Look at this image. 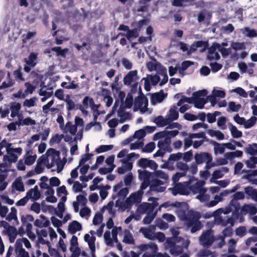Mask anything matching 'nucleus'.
I'll use <instances>...</instances> for the list:
<instances>
[{
	"label": "nucleus",
	"mask_w": 257,
	"mask_h": 257,
	"mask_svg": "<svg viewBox=\"0 0 257 257\" xmlns=\"http://www.w3.org/2000/svg\"><path fill=\"white\" fill-rule=\"evenodd\" d=\"M42 159L45 161V166L52 172L60 173L63 170L65 162L61 160L60 152L54 149H48L42 156Z\"/></svg>",
	"instance_id": "obj_1"
},
{
	"label": "nucleus",
	"mask_w": 257,
	"mask_h": 257,
	"mask_svg": "<svg viewBox=\"0 0 257 257\" xmlns=\"http://www.w3.org/2000/svg\"><path fill=\"white\" fill-rule=\"evenodd\" d=\"M143 190L140 189L134 193H132L124 201H115L116 206L120 211H124L132 208L134 205H137L141 202L143 195Z\"/></svg>",
	"instance_id": "obj_2"
},
{
	"label": "nucleus",
	"mask_w": 257,
	"mask_h": 257,
	"mask_svg": "<svg viewBox=\"0 0 257 257\" xmlns=\"http://www.w3.org/2000/svg\"><path fill=\"white\" fill-rule=\"evenodd\" d=\"M200 214L196 212L190 211L188 213V217L186 219V224L188 227H191V232L195 233L200 230L202 226L201 222Z\"/></svg>",
	"instance_id": "obj_3"
},
{
	"label": "nucleus",
	"mask_w": 257,
	"mask_h": 257,
	"mask_svg": "<svg viewBox=\"0 0 257 257\" xmlns=\"http://www.w3.org/2000/svg\"><path fill=\"white\" fill-rule=\"evenodd\" d=\"M23 149L21 147L14 148L12 146L8 148L6 151L7 155L4 156L3 161L9 165L12 163H15L18 161L19 156L22 154Z\"/></svg>",
	"instance_id": "obj_4"
},
{
	"label": "nucleus",
	"mask_w": 257,
	"mask_h": 257,
	"mask_svg": "<svg viewBox=\"0 0 257 257\" xmlns=\"http://www.w3.org/2000/svg\"><path fill=\"white\" fill-rule=\"evenodd\" d=\"M23 149L21 147L14 148L12 146L8 148L6 151L7 155L4 156L3 161L9 165L12 163H15L18 161L19 156L22 154Z\"/></svg>",
	"instance_id": "obj_5"
},
{
	"label": "nucleus",
	"mask_w": 257,
	"mask_h": 257,
	"mask_svg": "<svg viewBox=\"0 0 257 257\" xmlns=\"http://www.w3.org/2000/svg\"><path fill=\"white\" fill-rule=\"evenodd\" d=\"M182 239L181 237L168 238L165 242L166 249H168L171 254H180L183 251L182 247L176 245V243H179Z\"/></svg>",
	"instance_id": "obj_6"
},
{
	"label": "nucleus",
	"mask_w": 257,
	"mask_h": 257,
	"mask_svg": "<svg viewBox=\"0 0 257 257\" xmlns=\"http://www.w3.org/2000/svg\"><path fill=\"white\" fill-rule=\"evenodd\" d=\"M119 97L120 98V100L117 99L115 100V103L113 106L112 111L113 112L116 111L117 107L119 105V108L117 110V115L118 117L120 118V120L121 122H123L126 119H128L130 117V114L128 113H126L124 111V106L122 103V100L123 98L125 97V94L123 92H119Z\"/></svg>",
	"instance_id": "obj_7"
},
{
	"label": "nucleus",
	"mask_w": 257,
	"mask_h": 257,
	"mask_svg": "<svg viewBox=\"0 0 257 257\" xmlns=\"http://www.w3.org/2000/svg\"><path fill=\"white\" fill-rule=\"evenodd\" d=\"M207 94V91L205 89L194 92L192 97H190L191 102L189 103H194L195 107L198 108H203L204 104L207 102L204 98Z\"/></svg>",
	"instance_id": "obj_8"
},
{
	"label": "nucleus",
	"mask_w": 257,
	"mask_h": 257,
	"mask_svg": "<svg viewBox=\"0 0 257 257\" xmlns=\"http://www.w3.org/2000/svg\"><path fill=\"white\" fill-rule=\"evenodd\" d=\"M214 231L211 229L207 230L202 232L199 237V244L205 248L210 247L215 241Z\"/></svg>",
	"instance_id": "obj_9"
},
{
	"label": "nucleus",
	"mask_w": 257,
	"mask_h": 257,
	"mask_svg": "<svg viewBox=\"0 0 257 257\" xmlns=\"http://www.w3.org/2000/svg\"><path fill=\"white\" fill-rule=\"evenodd\" d=\"M148 100L144 96H140L135 98L134 105V111L140 110L141 113H147L150 114L152 112L151 110L148 108Z\"/></svg>",
	"instance_id": "obj_10"
},
{
	"label": "nucleus",
	"mask_w": 257,
	"mask_h": 257,
	"mask_svg": "<svg viewBox=\"0 0 257 257\" xmlns=\"http://www.w3.org/2000/svg\"><path fill=\"white\" fill-rule=\"evenodd\" d=\"M122 231L121 227H114L111 231H106L104 234V239L105 243L109 246H112L114 242H118L117 235Z\"/></svg>",
	"instance_id": "obj_11"
},
{
	"label": "nucleus",
	"mask_w": 257,
	"mask_h": 257,
	"mask_svg": "<svg viewBox=\"0 0 257 257\" xmlns=\"http://www.w3.org/2000/svg\"><path fill=\"white\" fill-rule=\"evenodd\" d=\"M128 193V189L126 187H123L122 182H120L113 187V194L112 197L113 199H117L116 201H121Z\"/></svg>",
	"instance_id": "obj_12"
},
{
	"label": "nucleus",
	"mask_w": 257,
	"mask_h": 257,
	"mask_svg": "<svg viewBox=\"0 0 257 257\" xmlns=\"http://www.w3.org/2000/svg\"><path fill=\"white\" fill-rule=\"evenodd\" d=\"M140 250L143 252V257H155L158 251V246L154 243L143 244L138 246Z\"/></svg>",
	"instance_id": "obj_13"
},
{
	"label": "nucleus",
	"mask_w": 257,
	"mask_h": 257,
	"mask_svg": "<svg viewBox=\"0 0 257 257\" xmlns=\"http://www.w3.org/2000/svg\"><path fill=\"white\" fill-rule=\"evenodd\" d=\"M138 173L139 179L143 181L140 187L142 190H145L149 185L150 186L152 181L155 179L154 178L153 173L146 170H139Z\"/></svg>",
	"instance_id": "obj_14"
},
{
	"label": "nucleus",
	"mask_w": 257,
	"mask_h": 257,
	"mask_svg": "<svg viewBox=\"0 0 257 257\" xmlns=\"http://www.w3.org/2000/svg\"><path fill=\"white\" fill-rule=\"evenodd\" d=\"M189 183V191H191L194 194L203 193L206 192V189L203 186L205 184L204 181L190 179L188 182Z\"/></svg>",
	"instance_id": "obj_15"
},
{
	"label": "nucleus",
	"mask_w": 257,
	"mask_h": 257,
	"mask_svg": "<svg viewBox=\"0 0 257 257\" xmlns=\"http://www.w3.org/2000/svg\"><path fill=\"white\" fill-rule=\"evenodd\" d=\"M189 183L188 182L177 183L174 187L170 188L168 190L174 195L177 194L187 195L189 193Z\"/></svg>",
	"instance_id": "obj_16"
},
{
	"label": "nucleus",
	"mask_w": 257,
	"mask_h": 257,
	"mask_svg": "<svg viewBox=\"0 0 257 257\" xmlns=\"http://www.w3.org/2000/svg\"><path fill=\"white\" fill-rule=\"evenodd\" d=\"M7 257H30L28 251L24 248H20V246H15V248L10 246L7 252Z\"/></svg>",
	"instance_id": "obj_17"
},
{
	"label": "nucleus",
	"mask_w": 257,
	"mask_h": 257,
	"mask_svg": "<svg viewBox=\"0 0 257 257\" xmlns=\"http://www.w3.org/2000/svg\"><path fill=\"white\" fill-rule=\"evenodd\" d=\"M231 210L230 207H226L225 208H220L215 211H214V222H208L207 225L209 227L212 226L213 224H215L219 225L222 220L223 219L222 217L220 216L221 214H228L231 212Z\"/></svg>",
	"instance_id": "obj_18"
},
{
	"label": "nucleus",
	"mask_w": 257,
	"mask_h": 257,
	"mask_svg": "<svg viewBox=\"0 0 257 257\" xmlns=\"http://www.w3.org/2000/svg\"><path fill=\"white\" fill-rule=\"evenodd\" d=\"M195 159L197 164L206 163V168L207 169H210L213 166L210 164L212 160L211 156L207 153H202L197 154L195 155Z\"/></svg>",
	"instance_id": "obj_19"
},
{
	"label": "nucleus",
	"mask_w": 257,
	"mask_h": 257,
	"mask_svg": "<svg viewBox=\"0 0 257 257\" xmlns=\"http://www.w3.org/2000/svg\"><path fill=\"white\" fill-rule=\"evenodd\" d=\"M139 155L135 153L128 154L126 157L121 160V166L126 171H130L133 168V163L139 158Z\"/></svg>",
	"instance_id": "obj_20"
},
{
	"label": "nucleus",
	"mask_w": 257,
	"mask_h": 257,
	"mask_svg": "<svg viewBox=\"0 0 257 257\" xmlns=\"http://www.w3.org/2000/svg\"><path fill=\"white\" fill-rule=\"evenodd\" d=\"M139 77L138 75V71L137 70H132L130 71L123 79V82L125 85L138 84V81Z\"/></svg>",
	"instance_id": "obj_21"
},
{
	"label": "nucleus",
	"mask_w": 257,
	"mask_h": 257,
	"mask_svg": "<svg viewBox=\"0 0 257 257\" xmlns=\"http://www.w3.org/2000/svg\"><path fill=\"white\" fill-rule=\"evenodd\" d=\"M218 49H220V44H213L208 49L207 59L210 60H218L220 58Z\"/></svg>",
	"instance_id": "obj_22"
},
{
	"label": "nucleus",
	"mask_w": 257,
	"mask_h": 257,
	"mask_svg": "<svg viewBox=\"0 0 257 257\" xmlns=\"http://www.w3.org/2000/svg\"><path fill=\"white\" fill-rule=\"evenodd\" d=\"M228 194V190H223L220 194L216 195L214 196V200L208 202L206 206L209 208L216 206L219 202L223 201V197L227 196Z\"/></svg>",
	"instance_id": "obj_23"
},
{
	"label": "nucleus",
	"mask_w": 257,
	"mask_h": 257,
	"mask_svg": "<svg viewBox=\"0 0 257 257\" xmlns=\"http://www.w3.org/2000/svg\"><path fill=\"white\" fill-rule=\"evenodd\" d=\"M154 140H159L158 143V146L160 149L166 150L168 152L171 151L170 144L171 140L169 138L163 137L157 138L155 134L154 136Z\"/></svg>",
	"instance_id": "obj_24"
},
{
	"label": "nucleus",
	"mask_w": 257,
	"mask_h": 257,
	"mask_svg": "<svg viewBox=\"0 0 257 257\" xmlns=\"http://www.w3.org/2000/svg\"><path fill=\"white\" fill-rule=\"evenodd\" d=\"M164 182L158 179H154L152 181L150 186V190L151 191L157 192H163L165 191L166 187L164 186Z\"/></svg>",
	"instance_id": "obj_25"
},
{
	"label": "nucleus",
	"mask_w": 257,
	"mask_h": 257,
	"mask_svg": "<svg viewBox=\"0 0 257 257\" xmlns=\"http://www.w3.org/2000/svg\"><path fill=\"white\" fill-rule=\"evenodd\" d=\"M155 227L150 226L149 227H141L139 232L142 233L144 237L150 240L155 239Z\"/></svg>",
	"instance_id": "obj_26"
},
{
	"label": "nucleus",
	"mask_w": 257,
	"mask_h": 257,
	"mask_svg": "<svg viewBox=\"0 0 257 257\" xmlns=\"http://www.w3.org/2000/svg\"><path fill=\"white\" fill-rule=\"evenodd\" d=\"M3 232L9 237V241L11 242H14L15 241L18 234L17 229L15 227L9 225L7 227H5Z\"/></svg>",
	"instance_id": "obj_27"
},
{
	"label": "nucleus",
	"mask_w": 257,
	"mask_h": 257,
	"mask_svg": "<svg viewBox=\"0 0 257 257\" xmlns=\"http://www.w3.org/2000/svg\"><path fill=\"white\" fill-rule=\"evenodd\" d=\"M95 239L96 238L95 236H90L89 234H86L84 236V240L87 243L92 257H95L96 248L95 243Z\"/></svg>",
	"instance_id": "obj_28"
},
{
	"label": "nucleus",
	"mask_w": 257,
	"mask_h": 257,
	"mask_svg": "<svg viewBox=\"0 0 257 257\" xmlns=\"http://www.w3.org/2000/svg\"><path fill=\"white\" fill-rule=\"evenodd\" d=\"M257 213V208L252 204H244L240 209V214L242 215L249 214L250 215H253Z\"/></svg>",
	"instance_id": "obj_29"
},
{
	"label": "nucleus",
	"mask_w": 257,
	"mask_h": 257,
	"mask_svg": "<svg viewBox=\"0 0 257 257\" xmlns=\"http://www.w3.org/2000/svg\"><path fill=\"white\" fill-rule=\"evenodd\" d=\"M25 191L24 183L21 177L17 178L12 185V192L16 193L17 191L24 192Z\"/></svg>",
	"instance_id": "obj_30"
},
{
	"label": "nucleus",
	"mask_w": 257,
	"mask_h": 257,
	"mask_svg": "<svg viewBox=\"0 0 257 257\" xmlns=\"http://www.w3.org/2000/svg\"><path fill=\"white\" fill-rule=\"evenodd\" d=\"M37 156L33 150L27 151L24 156L25 164L28 166L33 165L37 159Z\"/></svg>",
	"instance_id": "obj_31"
},
{
	"label": "nucleus",
	"mask_w": 257,
	"mask_h": 257,
	"mask_svg": "<svg viewBox=\"0 0 257 257\" xmlns=\"http://www.w3.org/2000/svg\"><path fill=\"white\" fill-rule=\"evenodd\" d=\"M154 207L149 203H143L140 204L137 209V212L140 214H147L153 212Z\"/></svg>",
	"instance_id": "obj_32"
},
{
	"label": "nucleus",
	"mask_w": 257,
	"mask_h": 257,
	"mask_svg": "<svg viewBox=\"0 0 257 257\" xmlns=\"http://www.w3.org/2000/svg\"><path fill=\"white\" fill-rule=\"evenodd\" d=\"M179 134L178 130L168 131L165 130L156 134L157 138L166 137L171 140V138L176 137Z\"/></svg>",
	"instance_id": "obj_33"
},
{
	"label": "nucleus",
	"mask_w": 257,
	"mask_h": 257,
	"mask_svg": "<svg viewBox=\"0 0 257 257\" xmlns=\"http://www.w3.org/2000/svg\"><path fill=\"white\" fill-rule=\"evenodd\" d=\"M27 196L33 201L38 200L41 197L40 192L38 191V187L35 186L34 188L30 189L27 193Z\"/></svg>",
	"instance_id": "obj_34"
},
{
	"label": "nucleus",
	"mask_w": 257,
	"mask_h": 257,
	"mask_svg": "<svg viewBox=\"0 0 257 257\" xmlns=\"http://www.w3.org/2000/svg\"><path fill=\"white\" fill-rule=\"evenodd\" d=\"M123 236L122 241L126 244H134L135 239L133 233L128 229H125L122 233Z\"/></svg>",
	"instance_id": "obj_35"
},
{
	"label": "nucleus",
	"mask_w": 257,
	"mask_h": 257,
	"mask_svg": "<svg viewBox=\"0 0 257 257\" xmlns=\"http://www.w3.org/2000/svg\"><path fill=\"white\" fill-rule=\"evenodd\" d=\"M146 136V133L145 131L143 129L139 130L136 131L132 138H129L126 139L123 142L124 145H126L127 144L132 142L134 139H137V140L143 139Z\"/></svg>",
	"instance_id": "obj_36"
},
{
	"label": "nucleus",
	"mask_w": 257,
	"mask_h": 257,
	"mask_svg": "<svg viewBox=\"0 0 257 257\" xmlns=\"http://www.w3.org/2000/svg\"><path fill=\"white\" fill-rule=\"evenodd\" d=\"M207 47L206 42L202 41H199L194 43L190 46V51L189 53H192L195 51L197 48H200L199 51L202 52L206 49Z\"/></svg>",
	"instance_id": "obj_37"
},
{
	"label": "nucleus",
	"mask_w": 257,
	"mask_h": 257,
	"mask_svg": "<svg viewBox=\"0 0 257 257\" xmlns=\"http://www.w3.org/2000/svg\"><path fill=\"white\" fill-rule=\"evenodd\" d=\"M240 32L245 36L248 38L257 37V32L254 29L246 27L240 30Z\"/></svg>",
	"instance_id": "obj_38"
},
{
	"label": "nucleus",
	"mask_w": 257,
	"mask_h": 257,
	"mask_svg": "<svg viewBox=\"0 0 257 257\" xmlns=\"http://www.w3.org/2000/svg\"><path fill=\"white\" fill-rule=\"evenodd\" d=\"M81 224L76 220L70 223L68 227V230L71 234H74L76 232L81 230Z\"/></svg>",
	"instance_id": "obj_39"
},
{
	"label": "nucleus",
	"mask_w": 257,
	"mask_h": 257,
	"mask_svg": "<svg viewBox=\"0 0 257 257\" xmlns=\"http://www.w3.org/2000/svg\"><path fill=\"white\" fill-rule=\"evenodd\" d=\"M228 170L227 167H222L221 169L215 171L212 174V177L210 179V182H214V180L222 178L224 173H227Z\"/></svg>",
	"instance_id": "obj_40"
},
{
	"label": "nucleus",
	"mask_w": 257,
	"mask_h": 257,
	"mask_svg": "<svg viewBox=\"0 0 257 257\" xmlns=\"http://www.w3.org/2000/svg\"><path fill=\"white\" fill-rule=\"evenodd\" d=\"M197 257H217V254L215 251H211L210 250L203 248L199 250L197 253Z\"/></svg>",
	"instance_id": "obj_41"
},
{
	"label": "nucleus",
	"mask_w": 257,
	"mask_h": 257,
	"mask_svg": "<svg viewBox=\"0 0 257 257\" xmlns=\"http://www.w3.org/2000/svg\"><path fill=\"white\" fill-rule=\"evenodd\" d=\"M38 54L32 52L30 54L27 58L25 59V62L27 65H30V66H35L37 64Z\"/></svg>",
	"instance_id": "obj_42"
},
{
	"label": "nucleus",
	"mask_w": 257,
	"mask_h": 257,
	"mask_svg": "<svg viewBox=\"0 0 257 257\" xmlns=\"http://www.w3.org/2000/svg\"><path fill=\"white\" fill-rule=\"evenodd\" d=\"M49 224L50 222L42 215H40L39 218L37 219L34 222V225L40 228L47 227Z\"/></svg>",
	"instance_id": "obj_43"
},
{
	"label": "nucleus",
	"mask_w": 257,
	"mask_h": 257,
	"mask_svg": "<svg viewBox=\"0 0 257 257\" xmlns=\"http://www.w3.org/2000/svg\"><path fill=\"white\" fill-rule=\"evenodd\" d=\"M177 109V107L174 106L170 109L169 112L166 115L167 118H169L170 123L178 118L179 114Z\"/></svg>",
	"instance_id": "obj_44"
},
{
	"label": "nucleus",
	"mask_w": 257,
	"mask_h": 257,
	"mask_svg": "<svg viewBox=\"0 0 257 257\" xmlns=\"http://www.w3.org/2000/svg\"><path fill=\"white\" fill-rule=\"evenodd\" d=\"M25 245L27 249H30L32 247V245L29 240L25 237L18 239L15 243V246L18 247L20 246V248H23V245Z\"/></svg>",
	"instance_id": "obj_45"
},
{
	"label": "nucleus",
	"mask_w": 257,
	"mask_h": 257,
	"mask_svg": "<svg viewBox=\"0 0 257 257\" xmlns=\"http://www.w3.org/2000/svg\"><path fill=\"white\" fill-rule=\"evenodd\" d=\"M21 108V105L20 103H14L10 107L11 111V117L14 118L20 114V111Z\"/></svg>",
	"instance_id": "obj_46"
},
{
	"label": "nucleus",
	"mask_w": 257,
	"mask_h": 257,
	"mask_svg": "<svg viewBox=\"0 0 257 257\" xmlns=\"http://www.w3.org/2000/svg\"><path fill=\"white\" fill-rule=\"evenodd\" d=\"M154 122L160 126H164L170 123L169 118L166 115L163 117L161 115L158 116L154 119Z\"/></svg>",
	"instance_id": "obj_47"
},
{
	"label": "nucleus",
	"mask_w": 257,
	"mask_h": 257,
	"mask_svg": "<svg viewBox=\"0 0 257 257\" xmlns=\"http://www.w3.org/2000/svg\"><path fill=\"white\" fill-rule=\"evenodd\" d=\"M165 98L164 94L163 91L154 94L152 97L151 102L155 104L157 103L161 102Z\"/></svg>",
	"instance_id": "obj_48"
},
{
	"label": "nucleus",
	"mask_w": 257,
	"mask_h": 257,
	"mask_svg": "<svg viewBox=\"0 0 257 257\" xmlns=\"http://www.w3.org/2000/svg\"><path fill=\"white\" fill-rule=\"evenodd\" d=\"M212 144L214 145V154L217 155V154H222L225 150V146L224 143L219 144L216 142L213 141Z\"/></svg>",
	"instance_id": "obj_49"
},
{
	"label": "nucleus",
	"mask_w": 257,
	"mask_h": 257,
	"mask_svg": "<svg viewBox=\"0 0 257 257\" xmlns=\"http://www.w3.org/2000/svg\"><path fill=\"white\" fill-rule=\"evenodd\" d=\"M38 93L40 96L51 97L53 95V91L51 88H48L47 86H44L39 90Z\"/></svg>",
	"instance_id": "obj_50"
},
{
	"label": "nucleus",
	"mask_w": 257,
	"mask_h": 257,
	"mask_svg": "<svg viewBox=\"0 0 257 257\" xmlns=\"http://www.w3.org/2000/svg\"><path fill=\"white\" fill-rule=\"evenodd\" d=\"M43 165H45V161L42 159V156L38 160L37 164L35 166V172L36 174H39L42 173L44 170V167Z\"/></svg>",
	"instance_id": "obj_51"
},
{
	"label": "nucleus",
	"mask_w": 257,
	"mask_h": 257,
	"mask_svg": "<svg viewBox=\"0 0 257 257\" xmlns=\"http://www.w3.org/2000/svg\"><path fill=\"white\" fill-rule=\"evenodd\" d=\"M228 127L231 132L232 136L234 138H239L242 136V132L238 131L236 127L233 125L231 123L228 124Z\"/></svg>",
	"instance_id": "obj_52"
},
{
	"label": "nucleus",
	"mask_w": 257,
	"mask_h": 257,
	"mask_svg": "<svg viewBox=\"0 0 257 257\" xmlns=\"http://www.w3.org/2000/svg\"><path fill=\"white\" fill-rule=\"evenodd\" d=\"M38 99L33 97L30 99H26L23 103V106L26 108H30L36 105Z\"/></svg>",
	"instance_id": "obj_53"
},
{
	"label": "nucleus",
	"mask_w": 257,
	"mask_h": 257,
	"mask_svg": "<svg viewBox=\"0 0 257 257\" xmlns=\"http://www.w3.org/2000/svg\"><path fill=\"white\" fill-rule=\"evenodd\" d=\"M153 176L155 179L160 178L165 181H166L168 179V175L164 171L160 170H156L154 173H153Z\"/></svg>",
	"instance_id": "obj_54"
},
{
	"label": "nucleus",
	"mask_w": 257,
	"mask_h": 257,
	"mask_svg": "<svg viewBox=\"0 0 257 257\" xmlns=\"http://www.w3.org/2000/svg\"><path fill=\"white\" fill-rule=\"evenodd\" d=\"M208 134L211 137H216L218 140H222L224 138V134L219 131L208 130Z\"/></svg>",
	"instance_id": "obj_55"
},
{
	"label": "nucleus",
	"mask_w": 257,
	"mask_h": 257,
	"mask_svg": "<svg viewBox=\"0 0 257 257\" xmlns=\"http://www.w3.org/2000/svg\"><path fill=\"white\" fill-rule=\"evenodd\" d=\"M152 0H140L139 2V6L137 9L139 12H146L149 6L148 3Z\"/></svg>",
	"instance_id": "obj_56"
},
{
	"label": "nucleus",
	"mask_w": 257,
	"mask_h": 257,
	"mask_svg": "<svg viewBox=\"0 0 257 257\" xmlns=\"http://www.w3.org/2000/svg\"><path fill=\"white\" fill-rule=\"evenodd\" d=\"M65 131L70 133L71 135H75L77 132V126L71 122H68L65 127Z\"/></svg>",
	"instance_id": "obj_57"
},
{
	"label": "nucleus",
	"mask_w": 257,
	"mask_h": 257,
	"mask_svg": "<svg viewBox=\"0 0 257 257\" xmlns=\"http://www.w3.org/2000/svg\"><path fill=\"white\" fill-rule=\"evenodd\" d=\"M119 35L125 36L129 40L132 38H137L138 36V30L137 29L129 30L126 34L120 33Z\"/></svg>",
	"instance_id": "obj_58"
},
{
	"label": "nucleus",
	"mask_w": 257,
	"mask_h": 257,
	"mask_svg": "<svg viewBox=\"0 0 257 257\" xmlns=\"http://www.w3.org/2000/svg\"><path fill=\"white\" fill-rule=\"evenodd\" d=\"M156 215V212L153 211L147 214L146 216L143 219V222L145 224H149L154 220Z\"/></svg>",
	"instance_id": "obj_59"
},
{
	"label": "nucleus",
	"mask_w": 257,
	"mask_h": 257,
	"mask_svg": "<svg viewBox=\"0 0 257 257\" xmlns=\"http://www.w3.org/2000/svg\"><path fill=\"white\" fill-rule=\"evenodd\" d=\"M241 107L240 104H236L234 102L231 101L228 103V111L238 112L240 110Z\"/></svg>",
	"instance_id": "obj_60"
},
{
	"label": "nucleus",
	"mask_w": 257,
	"mask_h": 257,
	"mask_svg": "<svg viewBox=\"0 0 257 257\" xmlns=\"http://www.w3.org/2000/svg\"><path fill=\"white\" fill-rule=\"evenodd\" d=\"M67 105V109L69 110H72L74 108L75 104L73 100L71 98L69 95H67L65 98L64 100Z\"/></svg>",
	"instance_id": "obj_61"
},
{
	"label": "nucleus",
	"mask_w": 257,
	"mask_h": 257,
	"mask_svg": "<svg viewBox=\"0 0 257 257\" xmlns=\"http://www.w3.org/2000/svg\"><path fill=\"white\" fill-rule=\"evenodd\" d=\"M17 209L15 207H12L11 209V212L6 217V220L9 221H11L13 220L17 219Z\"/></svg>",
	"instance_id": "obj_62"
},
{
	"label": "nucleus",
	"mask_w": 257,
	"mask_h": 257,
	"mask_svg": "<svg viewBox=\"0 0 257 257\" xmlns=\"http://www.w3.org/2000/svg\"><path fill=\"white\" fill-rule=\"evenodd\" d=\"M245 164L247 167L249 168H254L257 164V157H251L249 159L245 162Z\"/></svg>",
	"instance_id": "obj_63"
},
{
	"label": "nucleus",
	"mask_w": 257,
	"mask_h": 257,
	"mask_svg": "<svg viewBox=\"0 0 257 257\" xmlns=\"http://www.w3.org/2000/svg\"><path fill=\"white\" fill-rule=\"evenodd\" d=\"M246 153L251 155H257V144L249 145L246 149Z\"/></svg>",
	"instance_id": "obj_64"
}]
</instances>
